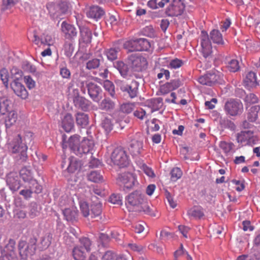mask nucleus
I'll return each mask as SVG.
<instances>
[{
  "label": "nucleus",
  "instance_id": "41",
  "mask_svg": "<svg viewBox=\"0 0 260 260\" xmlns=\"http://www.w3.org/2000/svg\"><path fill=\"white\" fill-rule=\"evenodd\" d=\"M79 242L82 249H84L86 252H89L91 250V242L90 239L86 237H82L79 239Z\"/></svg>",
  "mask_w": 260,
  "mask_h": 260
},
{
  "label": "nucleus",
  "instance_id": "46",
  "mask_svg": "<svg viewBox=\"0 0 260 260\" xmlns=\"http://www.w3.org/2000/svg\"><path fill=\"white\" fill-rule=\"evenodd\" d=\"M227 67L229 70L232 72H236L238 71L240 68L239 62L235 59H232L229 61Z\"/></svg>",
  "mask_w": 260,
  "mask_h": 260
},
{
  "label": "nucleus",
  "instance_id": "21",
  "mask_svg": "<svg viewBox=\"0 0 260 260\" xmlns=\"http://www.w3.org/2000/svg\"><path fill=\"white\" fill-rule=\"evenodd\" d=\"M102 212V204L101 202L95 198V201H92L90 206V215L92 218L100 216Z\"/></svg>",
  "mask_w": 260,
  "mask_h": 260
},
{
  "label": "nucleus",
  "instance_id": "5",
  "mask_svg": "<svg viewBox=\"0 0 260 260\" xmlns=\"http://www.w3.org/2000/svg\"><path fill=\"white\" fill-rule=\"evenodd\" d=\"M111 165H115L120 168L126 167L129 164L128 156L126 151L122 148H115L110 156Z\"/></svg>",
  "mask_w": 260,
  "mask_h": 260
},
{
  "label": "nucleus",
  "instance_id": "37",
  "mask_svg": "<svg viewBox=\"0 0 260 260\" xmlns=\"http://www.w3.org/2000/svg\"><path fill=\"white\" fill-rule=\"evenodd\" d=\"M73 256L75 260H85L86 255L85 251L81 247L76 246L73 249Z\"/></svg>",
  "mask_w": 260,
  "mask_h": 260
},
{
  "label": "nucleus",
  "instance_id": "30",
  "mask_svg": "<svg viewBox=\"0 0 260 260\" xmlns=\"http://www.w3.org/2000/svg\"><path fill=\"white\" fill-rule=\"evenodd\" d=\"M219 146L226 156L230 155L234 152V148L235 145L232 142L221 141L219 143Z\"/></svg>",
  "mask_w": 260,
  "mask_h": 260
},
{
  "label": "nucleus",
  "instance_id": "3",
  "mask_svg": "<svg viewBox=\"0 0 260 260\" xmlns=\"http://www.w3.org/2000/svg\"><path fill=\"white\" fill-rule=\"evenodd\" d=\"M78 85L83 94H85L87 88L90 98L94 102H99L102 99V90L97 84L91 82L78 79Z\"/></svg>",
  "mask_w": 260,
  "mask_h": 260
},
{
  "label": "nucleus",
  "instance_id": "11",
  "mask_svg": "<svg viewBox=\"0 0 260 260\" xmlns=\"http://www.w3.org/2000/svg\"><path fill=\"white\" fill-rule=\"evenodd\" d=\"M185 9V5L182 0H173L167 7L166 13L168 16H178L182 14Z\"/></svg>",
  "mask_w": 260,
  "mask_h": 260
},
{
  "label": "nucleus",
  "instance_id": "19",
  "mask_svg": "<svg viewBox=\"0 0 260 260\" xmlns=\"http://www.w3.org/2000/svg\"><path fill=\"white\" fill-rule=\"evenodd\" d=\"M52 234L50 233H46L40 238L38 244L39 249L40 250L47 249L51 244L52 240Z\"/></svg>",
  "mask_w": 260,
  "mask_h": 260
},
{
  "label": "nucleus",
  "instance_id": "12",
  "mask_svg": "<svg viewBox=\"0 0 260 260\" xmlns=\"http://www.w3.org/2000/svg\"><path fill=\"white\" fill-rule=\"evenodd\" d=\"M61 30L66 40L72 42L77 37L78 31L74 25L63 21L61 24Z\"/></svg>",
  "mask_w": 260,
  "mask_h": 260
},
{
  "label": "nucleus",
  "instance_id": "60",
  "mask_svg": "<svg viewBox=\"0 0 260 260\" xmlns=\"http://www.w3.org/2000/svg\"><path fill=\"white\" fill-rule=\"evenodd\" d=\"M19 0H3V6L5 9H8L18 3Z\"/></svg>",
  "mask_w": 260,
  "mask_h": 260
},
{
  "label": "nucleus",
  "instance_id": "16",
  "mask_svg": "<svg viewBox=\"0 0 260 260\" xmlns=\"http://www.w3.org/2000/svg\"><path fill=\"white\" fill-rule=\"evenodd\" d=\"M144 199V196L140 191H135L127 196L126 201L128 205L138 208Z\"/></svg>",
  "mask_w": 260,
  "mask_h": 260
},
{
  "label": "nucleus",
  "instance_id": "13",
  "mask_svg": "<svg viewBox=\"0 0 260 260\" xmlns=\"http://www.w3.org/2000/svg\"><path fill=\"white\" fill-rule=\"evenodd\" d=\"M200 39L202 47L201 52L204 57L206 58L211 54L212 47L209 35L206 31H201Z\"/></svg>",
  "mask_w": 260,
  "mask_h": 260
},
{
  "label": "nucleus",
  "instance_id": "51",
  "mask_svg": "<svg viewBox=\"0 0 260 260\" xmlns=\"http://www.w3.org/2000/svg\"><path fill=\"white\" fill-rule=\"evenodd\" d=\"M81 36L83 42L88 43L91 42L92 36L90 30L86 29L82 30Z\"/></svg>",
  "mask_w": 260,
  "mask_h": 260
},
{
  "label": "nucleus",
  "instance_id": "52",
  "mask_svg": "<svg viewBox=\"0 0 260 260\" xmlns=\"http://www.w3.org/2000/svg\"><path fill=\"white\" fill-rule=\"evenodd\" d=\"M102 127L107 133L110 132L113 128V124L110 119L105 118L101 123Z\"/></svg>",
  "mask_w": 260,
  "mask_h": 260
},
{
  "label": "nucleus",
  "instance_id": "8",
  "mask_svg": "<svg viewBox=\"0 0 260 260\" xmlns=\"http://www.w3.org/2000/svg\"><path fill=\"white\" fill-rule=\"evenodd\" d=\"M198 81L202 85L210 86L216 83L222 84L223 82V75L219 72L208 73L200 77L198 79Z\"/></svg>",
  "mask_w": 260,
  "mask_h": 260
},
{
  "label": "nucleus",
  "instance_id": "32",
  "mask_svg": "<svg viewBox=\"0 0 260 260\" xmlns=\"http://www.w3.org/2000/svg\"><path fill=\"white\" fill-rule=\"evenodd\" d=\"M137 210L139 212H143L145 214L149 215L152 216H155L153 210L149 206L148 202L145 201V199L143 200L142 204L138 208Z\"/></svg>",
  "mask_w": 260,
  "mask_h": 260
},
{
  "label": "nucleus",
  "instance_id": "33",
  "mask_svg": "<svg viewBox=\"0 0 260 260\" xmlns=\"http://www.w3.org/2000/svg\"><path fill=\"white\" fill-rule=\"evenodd\" d=\"M245 85L247 86L253 87L257 85L255 74L253 72H249L244 79Z\"/></svg>",
  "mask_w": 260,
  "mask_h": 260
},
{
  "label": "nucleus",
  "instance_id": "28",
  "mask_svg": "<svg viewBox=\"0 0 260 260\" xmlns=\"http://www.w3.org/2000/svg\"><path fill=\"white\" fill-rule=\"evenodd\" d=\"M132 64L136 70L139 71L147 67V61L144 57L138 56L132 60Z\"/></svg>",
  "mask_w": 260,
  "mask_h": 260
},
{
  "label": "nucleus",
  "instance_id": "4",
  "mask_svg": "<svg viewBox=\"0 0 260 260\" xmlns=\"http://www.w3.org/2000/svg\"><path fill=\"white\" fill-rule=\"evenodd\" d=\"M26 140L25 137L22 138L20 135H18L12 143L9 144V148L12 149L13 153H18V159L21 161H25L27 159Z\"/></svg>",
  "mask_w": 260,
  "mask_h": 260
},
{
  "label": "nucleus",
  "instance_id": "7",
  "mask_svg": "<svg viewBox=\"0 0 260 260\" xmlns=\"http://www.w3.org/2000/svg\"><path fill=\"white\" fill-rule=\"evenodd\" d=\"M118 88L123 92H126L129 96L133 99L136 97L138 93L139 83L136 80H132L129 83L124 80L116 79L115 81Z\"/></svg>",
  "mask_w": 260,
  "mask_h": 260
},
{
  "label": "nucleus",
  "instance_id": "6",
  "mask_svg": "<svg viewBox=\"0 0 260 260\" xmlns=\"http://www.w3.org/2000/svg\"><path fill=\"white\" fill-rule=\"evenodd\" d=\"M123 46L129 52L143 51L150 48V43L146 39L140 38L127 41L125 42Z\"/></svg>",
  "mask_w": 260,
  "mask_h": 260
},
{
  "label": "nucleus",
  "instance_id": "59",
  "mask_svg": "<svg viewBox=\"0 0 260 260\" xmlns=\"http://www.w3.org/2000/svg\"><path fill=\"white\" fill-rule=\"evenodd\" d=\"M109 201L113 204L121 205L122 200L119 194H112L109 198Z\"/></svg>",
  "mask_w": 260,
  "mask_h": 260
},
{
  "label": "nucleus",
  "instance_id": "9",
  "mask_svg": "<svg viewBox=\"0 0 260 260\" xmlns=\"http://www.w3.org/2000/svg\"><path fill=\"white\" fill-rule=\"evenodd\" d=\"M225 113L232 116L241 114L243 111L242 102L238 100H230L227 101L224 107Z\"/></svg>",
  "mask_w": 260,
  "mask_h": 260
},
{
  "label": "nucleus",
  "instance_id": "57",
  "mask_svg": "<svg viewBox=\"0 0 260 260\" xmlns=\"http://www.w3.org/2000/svg\"><path fill=\"white\" fill-rule=\"evenodd\" d=\"M24 82L29 89H33L36 86V82L30 76H25Z\"/></svg>",
  "mask_w": 260,
  "mask_h": 260
},
{
  "label": "nucleus",
  "instance_id": "43",
  "mask_svg": "<svg viewBox=\"0 0 260 260\" xmlns=\"http://www.w3.org/2000/svg\"><path fill=\"white\" fill-rule=\"evenodd\" d=\"M170 175L171 181L175 182L181 177L182 172L179 168H174L171 170Z\"/></svg>",
  "mask_w": 260,
  "mask_h": 260
},
{
  "label": "nucleus",
  "instance_id": "64",
  "mask_svg": "<svg viewBox=\"0 0 260 260\" xmlns=\"http://www.w3.org/2000/svg\"><path fill=\"white\" fill-rule=\"evenodd\" d=\"M16 256L15 253H9L3 252L1 260H16Z\"/></svg>",
  "mask_w": 260,
  "mask_h": 260
},
{
  "label": "nucleus",
  "instance_id": "42",
  "mask_svg": "<svg viewBox=\"0 0 260 260\" xmlns=\"http://www.w3.org/2000/svg\"><path fill=\"white\" fill-rule=\"evenodd\" d=\"M1 79L5 86L8 88L9 86V74L8 71L6 68H3L0 71Z\"/></svg>",
  "mask_w": 260,
  "mask_h": 260
},
{
  "label": "nucleus",
  "instance_id": "25",
  "mask_svg": "<svg viewBox=\"0 0 260 260\" xmlns=\"http://www.w3.org/2000/svg\"><path fill=\"white\" fill-rule=\"evenodd\" d=\"M105 12L104 10L99 6L91 7L86 12L87 16L88 18L99 19L100 18Z\"/></svg>",
  "mask_w": 260,
  "mask_h": 260
},
{
  "label": "nucleus",
  "instance_id": "53",
  "mask_svg": "<svg viewBox=\"0 0 260 260\" xmlns=\"http://www.w3.org/2000/svg\"><path fill=\"white\" fill-rule=\"evenodd\" d=\"M22 68L24 71L32 74H35L36 72V67L27 61H24L23 62Z\"/></svg>",
  "mask_w": 260,
  "mask_h": 260
},
{
  "label": "nucleus",
  "instance_id": "1",
  "mask_svg": "<svg viewBox=\"0 0 260 260\" xmlns=\"http://www.w3.org/2000/svg\"><path fill=\"white\" fill-rule=\"evenodd\" d=\"M80 138L79 135H73L69 138L68 144L70 149L76 155L81 157L92 149L94 143L91 139H84L80 141Z\"/></svg>",
  "mask_w": 260,
  "mask_h": 260
},
{
  "label": "nucleus",
  "instance_id": "58",
  "mask_svg": "<svg viewBox=\"0 0 260 260\" xmlns=\"http://www.w3.org/2000/svg\"><path fill=\"white\" fill-rule=\"evenodd\" d=\"M134 109V105L132 103L123 104L120 107L121 110L125 113H130Z\"/></svg>",
  "mask_w": 260,
  "mask_h": 260
},
{
  "label": "nucleus",
  "instance_id": "40",
  "mask_svg": "<svg viewBox=\"0 0 260 260\" xmlns=\"http://www.w3.org/2000/svg\"><path fill=\"white\" fill-rule=\"evenodd\" d=\"M246 108L247 109L248 107L251 104H256L258 102V99L254 93H250L245 96L244 99Z\"/></svg>",
  "mask_w": 260,
  "mask_h": 260
},
{
  "label": "nucleus",
  "instance_id": "27",
  "mask_svg": "<svg viewBox=\"0 0 260 260\" xmlns=\"http://www.w3.org/2000/svg\"><path fill=\"white\" fill-rule=\"evenodd\" d=\"M210 39L214 44L223 45L224 42L222 34L218 29H213L210 32Z\"/></svg>",
  "mask_w": 260,
  "mask_h": 260
},
{
  "label": "nucleus",
  "instance_id": "26",
  "mask_svg": "<svg viewBox=\"0 0 260 260\" xmlns=\"http://www.w3.org/2000/svg\"><path fill=\"white\" fill-rule=\"evenodd\" d=\"M74 126V119L70 114H66L62 120V127L67 132H71Z\"/></svg>",
  "mask_w": 260,
  "mask_h": 260
},
{
  "label": "nucleus",
  "instance_id": "49",
  "mask_svg": "<svg viewBox=\"0 0 260 260\" xmlns=\"http://www.w3.org/2000/svg\"><path fill=\"white\" fill-rule=\"evenodd\" d=\"M100 64V60L98 58H93L88 60L86 62V69L91 70L98 68Z\"/></svg>",
  "mask_w": 260,
  "mask_h": 260
},
{
  "label": "nucleus",
  "instance_id": "55",
  "mask_svg": "<svg viewBox=\"0 0 260 260\" xmlns=\"http://www.w3.org/2000/svg\"><path fill=\"white\" fill-rule=\"evenodd\" d=\"M118 50L115 48H110L105 51L108 59L110 60H114L117 58Z\"/></svg>",
  "mask_w": 260,
  "mask_h": 260
},
{
  "label": "nucleus",
  "instance_id": "10",
  "mask_svg": "<svg viewBox=\"0 0 260 260\" xmlns=\"http://www.w3.org/2000/svg\"><path fill=\"white\" fill-rule=\"evenodd\" d=\"M117 180L119 185L126 189L132 188L137 183L136 176L129 172L119 174Z\"/></svg>",
  "mask_w": 260,
  "mask_h": 260
},
{
  "label": "nucleus",
  "instance_id": "2",
  "mask_svg": "<svg viewBox=\"0 0 260 260\" xmlns=\"http://www.w3.org/2000/svg\"><path fill=\"white\" fill-rule=\"evenodd\" d=\"M40 233L39 230H34L32 232V237L29 238L28 243L23 240L19 242L18 248L22 259H26L35 253L37 239Z\"/></svg>",
  "mask_w": 260,
  "mask_h": 260
},
{
  "label": "nucleus",
  "instance_id": "20",
  "mask_svg": "<svg viewBox=\"0 0 260 260\" xmlns=\"http://www.w3.org/2000/svg\"><path fill=\"white\" fill-rule=\"evenodd\" d=\"M163 100L161 98L152 99L146 102L147 106L150 108V113L159 110L163 105Z\"/></svg>",
  "mask_w": 260,
  "mask_h": 260
},
{
  "label": "nucleus",
  "instance_id": "17",
  "mask_svg": "<svg viewBox=\"0 0 260 260\" xmlns=\"http://www.w3.org/2000/svg\"><path fill=\"white\" fill-rule=\"evenodd\" d=\"M11 86L15 93L22 99L27 98L28 93L24 86L18 81L13 80Z\"/></svg>",
  "mask_w": 260,
  "mask_h": 260
},
{
  "label": "nucleus",
  "instance_id": "35",
  "mask_svg": "<svg viewBox=\"0 0 260 260\" xmlns=\"http://www.w3.org/2000/svg\"><path fill=\"white\" fill-rule=\"evenodd\" d=\"M11 102L7 98L0 97V113L2 115L5 114L10 108Z\"/></svg>",
  "mask_w": 260,
  "mask_h": 260
},
{
  "label": "nucleus",
  "instance_id": "15",
  "mask_svg": "<svg viewBox=\"0 0 260 260\" xmlns=\"http://www.w3.org/2000/svg\"><path fill=\"white\" fill-rule=\"evenodd\" d=\"M7 183L10 189L12 191H17L20 188L21 185L19 180V177L17 172H10L7 176Z\"/></svg>",
  "mask_w": 260,
  "mask_h": 260
},
{
  "label": "nucleus",
  "instance_id": "36",
  "mask_svg": "<svg viewBox=\"0 0 260 260\" xmlns=\"http://www.w3.org/2000/svg\"><path fill=\"white\" fill-rule=\"evenodd\" d=\"M20 177L24 182H35L36 183V180L33 179L31 171L26 168H23L20 171Z\"/></svg>",
  "mask_w": 260,
  "mask_h": 260
},
{
  "label": "nucleus",
  "instance_id": "18",
  "mask_svg": "<svg viewBox=\"0 0 260 260\" xmlns=\"http://www.w3.org/2000/svg\"><path fill=\"white\" fill-rule=\"evenodd\" d=\"M143 143L141 141L133 140L128 147V150L132 155L137 156L141 154L143 149Z\"/></svg>",
  "mask_w": 260,
  "mask_h": 260
},
{
  "label": "nucleus",
  "instance_id": "38",
  "mask_svg": "<svg viewBox=\"0 0 260 260\" xmlns=\"http://www.w3.org/2000/svg\"><path fill=\"white\" fill-rule=\"evenodd\" d=\"M114 107L115 103L109 99H104L99 105L100 109L105 111L113 109Z\"/></svg>",
  "mask_w": 260,
  "mask_h": 260
},
{
  "label": "nucleus",
  "instance_id": "54",
  "mask_svg": "<svg viewBox=\"0 0 260 260\" xmlns=\"http://www.w3.org/2000/svg\"><path fill=\"white\" fill-rule=\"evenodd\" d=\"M80 208L81 212L84 217H87L90 215V210L88 204L85 201L80 202Z\"/></svg>",
  "mask_w": 260,
  "mask_h": 260
},
{
  "label": "nucleus",
  "instance_id": "47",
  "mask_svg": "<svg viewBox=\"0 0 260 260\" xmlns=\"http://www.w3.org/2000/svg\"><path fill=\"white\" fill-rule=\"evenodd\" d=\"M183 64V61L176 58L171 60L170 61L169 64L168 65V67L171 69H177L182 67Z\"/></svg>",
  "mask_w": 260,
  "mask_h": 260
},
{
  "label": "nucleus",
  "instance_id": "56",
  "mask_svg": "<svg viewBox=\"0 0 260 260\" xmlns=\"http://www.w3.org/2000/svg\"><path fill=\"white\" fill-rule=\"evenodd\" d=\"M15 242L14 240L10 239L8 243L6 245L4 250V253L9 252L12 253H15L14 250L15 249Z\"/></svg>",
  "mask_w": 260,
  "mask_h": 260
},
{
  "label": "nucleus",
  "instance_id": "44",
  "mask_svg": "<svg viewBox=\"0 0 260 260\" xmlns=\"http://www.w3.org/2000/svg\"><path fill=\"white\" fill-rule=\"evenodd\" d=\"M104 87L107 90L110 95L112 97L114 96L115 94L114 85L109 80H106L104 82Z\"/></svg>",
  "mask_w": 260,
  "mask_h": 260
},
{
  "label": "nucleus",
  "instance_id": "61",
  "mask_svg": "<svg viewBox=\"0 0 260 260\" xmlns=\"http://www.w3.org/2000/svg\"><path fill=\"white\" fill-rule=\"evenodd\" d=\"M144 34L145 36H147L150 38H153L155 37V31L152 26H147L144 28Z\"/></svg>",
  "mask_w": 260,
  "mask_h": 260
},
{
  "label": "nucleus",
  "instance_id": "62",
  "mask_svg": "<svg viewBox=\"0 0 260 260\" xmlns=\"http://www.w3.org/2000/svg\"><path fill=\"white\" fill-rule=\"evenodd\" d=\"M171 91L172 90L171 89L170 85L167 82L160 87L159 92L161 94L165 95Z\"/></svg>",
  "mask_w": 260,
  "mask_h": 260
},
{
  "label": "nucleus",
  "instance_id": "24",
  "mask_svg": "<svg viewBox=\"0 0 260 260\" xmlns=\"http://www.w3.org/2000/svg\"><path fill=\"white\" fill-rule=\"evenodd\" d=\"M69 165L67 170L70 173H74L81 168L82 164L80 160L77 158L71 156L69 157Z\"/></svg>",
  "mask_w": 260,
  "mask_h": 260
},
{
  "label": "nucleus",
  "instance_id": "14",
  "mask_svg": "<svg viewBox=\"0 0 260 260\" xmlns=\"http://www.w3.org/2000/svg\"><path fill=\"white\" fill-rule=\"evenodd\" d=\"M236 139L239 143L249 145L253 144L255 141L253 133L251 131H242L238 133Z\"/></svg>",
  "mask_w": 260,
  "mask_h": 260
},
{
  "label": "nucleus",
  "instance_id": "31",
  "mask_svg": "<svg viewBox=\"0 0 260 260\" xmlns=\"http://www.w3.org/2000/svg\"><path fill=\"white\" fill-rule=\"evenodd\" d=\"M18 118L17 113L14 111L10 112L6 117L5 123L7 128L13 125L16 122Z\"/></svg>",
  "mask_w": 260,
  "mask_h": 260
},
{
  "label": "nucleus",
  "instance_id": "39",
  "mask_svg": "<svg viewBox=\"0 0 260 260\" xmlns=\"http://www.w3.org/2000/svg\"><path fill=\"white\" fill-rule=\"evenodd\" d=\"M76 122L78 125L84 127L88 124V116L84 113H78L76 115Z\"/></svg>",
  "mask_w": 260,
  "mask_h": 260
},
{
  "label": "nucleus",
  "instance_id": "45",
  "mask_svg": "<svg viewBox=\"0 0 260 260\" xmlns=\"http://www.w3.org/2000/svg\"><path fill=\"white\" fill-rule=\"evenodd\" d=\"M88 179L93 182H99L103 180V177L96 171L91 172L87 176Z\"/></svg>",
  "mask_w": 260,
  "mask_h": 260
},
{
  "label": "nucleus",
  "instance_id": "29",
  "mask_svg": "<svg viewBox=\"0 0 260 260\" xmlns=\"http://www.w3.org/2000/svg\"><path fill=\"white\" fill-rule=\"evenodd\" d=\"M260 110L258 105L253 106L248 110L247 118L249 121L254 122L258 118V113Z\"/></svg>",
  "mask_w": 260,
  "mask_h": 260
},
{
  "label": "nucleus",
  "instance_id": "50",
  "mask_svg": "<svg viewBox=\"0 0 260 260\" xmlns=\"http://www.w3.org/2000/svg\"><path fill=\"white\" fill-rule=\"evenodd\" d=\"M11 77L14 79V80L18 81L22 77L23 72L17 67H13L11 70Z\"/></svg>",
  "mask_w": 260,
  "mask_h": 260
},
{
  "label": "nucleus",
  "instance_id": "63",
  "mask_svg": "<svg viewBox=\"0 0 260 260\" xmlns=\"http://www.w3.org/2000/svg\"><path fill=\"white\" fill-rule=\"evenodd\" d=\"M102 260H117V257L114 253L108 251L103 256Z\"/></svg>",
  "mask_w": 260,
  "mask_h": 260
},
{
  "label": "nucleus",
  "instance_id": "34",
  "mask_svg": "<svg viewBox=\"0 0 260 260\" xmlns=\"http://www.w3.org/2000/svg\"><path fill=\"white\" fill-rule=\"evenodd\" d=\"M114 67L117 69L122 77L125 78L127 77L129 69L127 64L122 61H118L115 63Z\"/></svg>",
  "mask_w": 260,
  "mask_h": 260
},
{
  "label": "nucleus",
  "instance_id": "23",
  "mask_svg": "<svg viewBox=\"0 0 260 260\" xmlns=\"http://www.w3.org/2000/svg\"><path fill=\"white\" fill-rule=\"evenodd\" d=\"M73 101L76 107L85 111L88 110L90 107V101L81 96L74 98Z\"/></svg>",
  "mask_w": 260,
  "mask_h": 260
},
{
  "label": "nucleus",
  "instance_id": "22",
  "mask_svg": "<svg viewBox=\"0 0 260 260\" xmlns=\"http://www.w3.org/2000/svg\"><path fill=\"white\" fill-rule=\"evenodd\" d=\"M63 214L67 221L73 222L77 219L78 211L76 207H72L63 210Z\"/></svg>",
  "mask_w": 260,
  "mask_h": 260
},
{
  "label": "nucleus",
  "instance_id": "48",
  "mask_svg": "<svg viewBox=\"0 0 260 260\" xmlns=\"http://www.w3.org/2000/svg\"><path fill=\"white\" fill-rule=\"evenodd\" d=\"M187 213L189 216L194 218H201L204 216L203 211L201 209L196 208L190 209L188 211Z\"/></svg>",
  "mask_w": 260,
  "mask_h": 260
}]
</instances>
